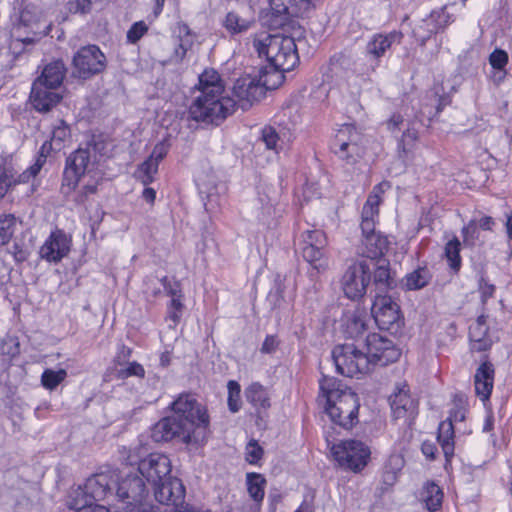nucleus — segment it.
<instances>
[{
    "label": "nucleus",
    "instance_id": "nucleus-1",
    "mask_svg": "<svg viewBox=\"0 0 512 512\" xmlns=\"http://www.w3.org/2000/svg\"><path fill=\"white\" fill-rule=\"evenodd\" d=\"M254 47L276 71H290L299 61V51L308 48L306 29L298 20L289 19L281 25L280 32L263 41L255 40Z\"/></svg>",
    "mask_w": 512,
    "mask_h": 512
},
{
    "label": "nucleus",
    "instance_id": "nucleus-2",
    "mask_svg": "<svg viewBox=\"0 0 512 512\" xmlns=\"http://www.w3.org/2000/svg\"><path fill=\"white\" fill-rule=\"evenodd\" d=\"M200 95L190 105L189 114L197 122L219 125L236 109L234 98L222 96L224 85L217 71L206 69L199 75Z\"/></svg>",
    "mask_w": 512,
    "mask_h": 512
},
{
    "label": "nucleus",
    "instance_id": "nucleus-3",
    "mask_svg": "<svg viewBox=\"0 0 512 512\" xmlns=\"http://www.w3.org/2000/svg\"><path fill=\"white\" fill-rule=\"evenodd\" d=\"M172 410L178 419L192 432L186 434L188 442L201 445L209 436V416L206 409L190 394L180 395L173 403Z\"/></svg>",
    "mask_w": 512,
    "mask_h": 512
},
{
    "label": "nucleus",
    "instance_id": "nucleus-4",
    "mask_svg": "<svg viewBox=\"0 0 512 512\" xmlns=\"http://www.w3.org/2000/svg\"><path fill=\"white\" fill-rule=\"evenodd\" d=\"M331 356L337 372L343 376L354 377L371 371L365 352L356 343L337 345Z\"/></svg>",
    "mask_w": 512,
    "mask_h": 512
},
{
    "label": "nucleus",
    "instance_id": "nucleus-5",
    "mask_svg": "<svg viewBox=\"0 0 512 512\" xmlns=\"http://www.w3.org/2000/svg\"><path fill=\"white\" fill-rule=\"evenodd\" d=\"M96 160L91 155L90 149L79 148L66 159L63 173L62 193L71 194L78 185L80 178L93 172Z\"/></svg>",
    "mask_w": 512,
    "mask_h": 512
},
{
    "label": "nucleus",
    "instance_id": "nucleus-6",
    "mask_svg": "<svg viewBox=\"0 0 512 512\" xmlns=\"http://www.w3.org/2000/svg\"><path fill=\"white\" fill-rule=\"evenodd\" d=\"M359 407L357 394L347 387L341 396L324 405L331 421L345 429L352 428L358 422Z\"/></svg>",
    "mask_w": 512,
    "mask_h": 512
},
{
    "label": "nucleus",
    "instance_id": "nucleus-7",
    "mask_svg": "<svg viewBox=\"0 0 512 512\" xmlns=\"http://www.w3.org/2000/svg\"><path fill=\"white\" fill-rule=\"evenodd\" d=\"M403 34L399 31L389 33H375L367 41L364 49L368 63L361 69V73L370 76L380 66L381 58L390 50L394 43H401Z\"/></svg>",
    "mask_w": 512,
    "mask_h": 512
},
{
    "label": "nucleus",
    "instance_id": "nucleus-8",
    "mask_svg": "<svg viewBox=\"0 0 512 512\" xmlns=\"http://www.w3.org/2000/svg\"><path fill=\"white\" fill-rule=\"evenodd\" d=\"M106 57L96 45L80 48L73 57V76L89 79L104 71Z\"/></svg>",
    "mask_w": 512,
    "mask_h": 512
},
{
    "label": "nucleus",
    "instance_id": "nucleus-9",
    "mask_svg": "<svg viewBox=\"0 0 512 512\" xmlns=\"http://www.w3.org/2000/svg\"><path fill=\"white\" fill-rule=\"evenodd\" d=\"M364 345L371 369L375 365L386 366L397 361L400 357V350L393 341L379 333L368 334Z\"/></svg>",
    "mask_w": 512,
    "mask_h": 512
},
{
    "label": "nucleus",
    "instance_id": "nucleus-10",
    "mask_svg": "<svg viewBox=\"0 0 512 512\" xmlns=\"http://www.w3.org/2000/svg\"><path fill=\"white\" fill-rule=\"evenodd\" d=\"M332 453L341 467L354 472L362 470L366 465L370 451L361 441L346 440L334 445Z\"/></svg>",
    "mask_w": 512,
    "mask_h": 512
},
{
    "label": "nucleus",
    "instance_id": "nucleus-11",
    "mask_svg": "<svg viewBox=\"0 0 512 512\" xmlns=\"http://www.w3.org/2000/svg\"><path fill=\"white\" fill-rule=\"evenodd\" d=\"M370 278V268L366 261L351 263L341 278V287L345 296L352 300L362 298L366 293Z\"/></svg>",
    "mask_w": 512,
    "mask_h": 512
},
{
    "label": "nucleus",
    "instance_id": "nucleus-12",
    "mask_svg": "<svg viewBox=\"0 0 512 512\" xmlns=\"http://www.w3.org/2000/svg\"><path fill=\"white\" fill-rule=\"evenodd\" d=\"M358 139L359 135L352 125H343L333 141L334 153L348 165L355 164L361 157Z\"/></svg>",
    "mask_w": 512,
    "mask_h": 512
},
{
    "label": "nucleus",
    "instance_id": "nucleus-13",
    "mask_svg": "<svg viewBox=\"0 0 512 512\" xmlns=\"http://www.w3.org/2000/svg\"><path fill=\"white\" fill-rule=\"evenodd\" d=\"M138 472L150 485L159 484L171 476L170 459L164 454L151 453L139 462Z\"/></svg>",
    "mask_w": 512,
    "mask_h": 512
},
{
    "label": "nucleus",
    "instance_id": "nucleus-14",
    "mask_svg": "<svg viewBox=\"0 0 512 512\" xmlns=\"http://www.w3.org/2000/svg\"><path fill=\"white\" fill-rule=\"evenodd\" d=\"M375 323L381 330H391L399 327V306L387 295H377L371 308Z\"/></svg>",
    "mask_w": 512,
    "mask_h": 512
},
{
    "label": "nucleus",
    "instance_id": "nucleus-15",
    "mask_svg": "<svg viewBox=\"0 0 512 512\" xmlns=\"http://www.w3.org/2000/svg\"><path fill=\"white\" fill-rule=\"evenodd\" d=\"M389 403L394 419L411 420L418 412L417 402L410 396L408 385L398 383L389 397Z\"/></svg>",
    "mask_w": 512,
    "mask_h": 512
},
{
    "label": "nucleus",
    "instance_id": "nucleus-16",
    "mask_svg": "<svg viewBox=\"0 0 512 512\" xmlns=\"http://www.w3.org/2000/svg\"><path fill=\"white\" fill-rule=\"evenodd\" d=\"M192 433L181 419L176 416H167L159 420L151 430V437L155 442H168L174 438H180L186 444H195L188 442L186 434Z\"/></svg>",
    "mask_w": 512,
    "mask_h": 512
},
{
    "label": "nucleus",
    "instance_id": "nucleus-17",
    "mask_svg": "<svg viewBox=\"0 0 512 512\" xmlns=\"http://www.w3.org/2000/svg\"><path fill=\"white\" fill-rule=\"evenodd\" d=\"M232 92L237 98L236 105L247 110L265 95V88L254 78L242 77L235 81Z\"/></svg>",
    "mask_w": 512,
    "mask_h": 512
},
{
    "label": "nucleus",
    "instance_id": "nucleus-18",
    "mask_svg": "<svg viewBox=\"0 0 512 512\" xmlns=\"http://www.w3.org/2000/svg\"><path fill=\"white\" fill-rule=\"evenodd\" d=\"M71 238L62 230L53 231L40 247V257L48 262L58 263L70 251Z\"/></svg>",
    "mask_w": 512,
    "mask_h": 512
},
{
    "label": "nucleus",
    "instance_id": "nucleus-19",
    "mask_svg": "<svg viewBox=\"0 0 512 512\" xmlns=\"http://www.w3.org/2000/svg\"><path fill=\"white\" fill-rule=\"evenodd\" d=\"M147 495L148 490L141 475H128L119 483H116V496L126 506L145 500Z\"/></svg>",
    "mask_w": 512,
    "mask_h": 512
},
{
    "label": "nucleus",
    "instance_id": "nucleus-20",
    "mask_svg": "<svg viewBox=\"0 0 512 512\" xmlns=\"http://www.w3.org/2000/svg\"><path fill=\"white\" fill-rule=\"evenodd\" d=\"M155 499L163 505L178 506L185 497V488L180 479L168 477L153 486Z\"/></svg>",
    "mask_w": 512,
    "mask_h": 512
},
{
    "label": "nucleus",
    "instance_id": "nucleus-21",
    "mask_svg": "<svg viewBox=\"0 0 512 512\" xmlns=\"http://www.w3.org/2000/svg\"><path fill=\"white\" fill-rule=\"evenodd\" d=\"M62 97L61 90L58 88H50L40 81H34L32 84L30 102L39 112L50 111L61 101Z\"/></svg>",
    "mask_w": 512,
    "mask_h": 512
},
{
    "label": "nucleus",
    "instance_id": "nucleus-22",
    "mask_svg": "<svg viewBox=\"0 0 512 512\" xmlns=\"http://www.w3.org/2000/svg\"><path fill=\"white\" fill-rule=\"evenodd\" d=\"M272 10L277 14L304 17L314 8L312 0H270Z\"/></svg>",
    "mask_w": 512,
    "mask_h": 512
},
{
    "label": "nucleus",
    "instance_id": "nucleus-23",
    "mask_svg": "<svg viewBox=\"0 0 512 512\" xmlns=\"http://www.w3.org/2000/svg\"><path fill=\"white\" fill-rule=\"evenodd\" d=\"M388 245L389 241L383 234H371L362 238L358 254L370 259H380L387 251Z\"/></svg>",
    "mask_w": 512,
    "mask_h": 512
},
{
    "label": "nucleus",
    "instance_id": "nucleus-24",
    "mask_svg": "<svg viewBox=\"0 0 512 512\" xmlns=\"http://www.w3.org/2000/svg\"><path fill=\"white\" fill-rule=\"evenodd\" d=\"M487 332L486 317L481 315L469 327L471 351L484 352L490 349L492 341L488 337Z\"/></svg>",
    "mask_w": 512,
    "mask_h": 512
},
{
    "label": "nucleus",
    "instance_id": "nucleus-25",
    "mask_svg": "<svg viewBox=\"0 0 512 512\" xmlns=\"http://www.w3.org/2000/svg\"><path fill=\"white\" fill-rule=\"evenodd\" d=\"M494 382V367L490 362H483L474 376L475 392L482 401L488 400Z\"/></svg>",
    "mask_w": 512,
    "mask_h": 512
},
{
    "label": "nucleus",
    "instance_id": "nucleus-26",
    "mask_svg": "<svg viewBox=\"0 0 512 512\" xmlns=\"http://www.w3.org/2000/svg\"><path fill=\"white\" fill-rule=\"evenodd\" d=\"M93 501L104 499L116 487V482L106 474H96L83 484Z\"/></svg>",
    "mask_w": 512,
    "mask_h": 512
},
{
    "label": "nucleus",
    "instance_id": "nucleus-27",
    "mask_svg": "<svg viewBox=\"0 0 512 512\" xmlns=\"http://www.w3.org/2000/svg\"><path fill=\"white\" fill-rule=\"evenodd\" d=\"M67 69L62 60H55L44 66L42 73L34 81H40L50 88H58L61 90L63 80Z\"/></svg>",
    "mask_w": 512,
    "mask_h": 512
},
{
    "label": "nucleus",
    "instance_id": "nucleus-28",
    "mask_svg": "<svg viewBox=\"0 0 512 512\" xmlns=\"http://www.w3.org/2000/svg\"><path fill=\"white\" fill-rule=\"evenodd\" d=\"M438 17V13L431 12L428 16L414 24L412 35L421 45H424L433 34L440 30Z\"/></svg>",
    "mask_w": 512,
    "mask_h": 512
},
{
    "label": "nucleus",
    "instance_id": "nucleus-29",
    "mask_svg": "<svg viewBox=\"0 0 512 512\" xmlns=\"http://www.w3.org/2000/svg\"><path fill=\"white\" fill-rule=\"evenodd\" d=\"M378 215L377 209V200L376 196L368 197L366 203L362 209V221H361V231L362 238L369 236L371 234H378L379 232L375 231V220L374 218Z\"/></svg>",
    "mask_w": 512,
    "mask_h": 512
},
{
    "label": "nucleus",
    "instance_id": "nucleus-30",
    "mask_svg": "<svg viewBox=\"0 0 512 512\" xmlns=\"http://www.w3.org/2000/svg\"><path fill=\"white\" fill-rule=\"evenodd\" d=\"M302 255L317 272H324L329 267V257L325 247L304 246L302 248Z\"/></svg>",
    "mask_w": 512,
    "mask_h": 512
},
{
    "label": "nucleus",
    "instance_id": "nucleus-31",
    "mask_svg": "<svg viewBox=\"0 0 512 512\" xmlns=\"http://www.w3.org/2000/svg\"><path fill=\"white\" fill-rule=\"evenodd\" d=\"M260 140L265 144L267 149L273 150L275 153H279L283 150L290 141L289 138L286 139L285 133L278 132L276 128L272 126L262 128Z\"/></svg>",
    "mask_w": 512,
    "mask_h": 512
},
{
    "label": "nucleus",
    "instance_id": "nucleus-32",
    "mask_svg": "<svg viewBox=\"0 0 512 512\" xmlns=\"http://www.w3.org/2000/svg\"><path fill=\"white\" fill-rule=\"evenodd\" d=\"M345 388H341V384L339 381L333 377L324 376L320 381V391L321 395L319 396V401L323 402V404H327L330 401L336 399L341 396Z\"/></svg>",
    "mask_w": 512,
    "mask_h": 512
},
{
    "label": "nucleus",
    "instance_id": "nucleus-33",
    "mask_svg": "<svg viewBox=\"0 0 512 512\" xmlns=\"http://www.w3.org/2000/svg\"><path fill=\"white\" fill-rule=\"evenodd\" d=\"M247 400L257 409L266 410L270 407V398L267 390L259 383H252L246 389Z\"/></svg>",
    "mask_w": 512,
    "mask_h": 512
},
{
    "label": "nucleus",
    "instance_id": "nucleus-34",
    "mask_svg": "<svg viewBox=\"0 0 512 512\" xmlns=\"http://www.w3.org/2000/svg\"><path fill=\"white\" fill-rule=\"evenodd\" d=\"M454 427L451 421H443L438 428V442L440 443L445 457L448 458L454 453Z\"/></svg>",
    "mask_w": 512,
    "mask_h": 512
},
{
    "label": "nucleus",
    "instance_id": "nucleus-35",
    "mask_svg": "<svg viewBox=\"0 0 512 512\" xmlns=\"http://www.w3.org/2000/svg\"><path fill=\"white\" fill-rule=\"evenodd\" d=\"M93 502L92 498L88 495V491L84 485H79L77 488L72 489L66 499V505L74 512H79L84 507H87Z\"/></svg>",
    "mask_w": 512,
    "mask_h": 512
},
{
    "label": "nucleus",
    "instance_id": "nucleus-36",
    "mask_svg": "<svg viewBox=\"0 0 512 512\" xmlns=\"http://www.w3.org/2000/svg\"><path fill=\"white\" fill-rule=\"evenodd\" d=\"M374 282L380 290L391 289L396 285L395 279L389 269V262L383 259L378 261L374 271Z\"/></svg>",
    "mask_w": 512,
    "mask_h": 512
},
{
    "label": "nucleus",
    "instance_id": "nucleus-37",
    "mask_svg": "<svg viewBox=\"0 0 512 512\" xmlns=\"http://www.w3.org/2000/svg\"><path fill=\"white\" fill-rule=\"evenodd\" d=\"M161 283L167 295L171 296L172 298L171 308L174 310V312L171 314V318L176 322L179 319L177 312L180 313L183 308V304L181 302L182 294L180 286L178 283L171 284L166 276L161 278Z\"/></svg>",
    "mask_w": 512,
    "mask_h": 512
},
{
    "label": "nucleus",
    "instance_id": "nucleus-38",
    "mask_svg": "<svg viewBox=\"0 0 512 512\" xmlns=\"http://www.w3.org/2000/svg\"><path fill=\"white\" fill-rule=\"evenodd\" d=\"M432 279V273L427 267H419L409 273L405 278L408 290H420L427 286Z\"/></svg>",
    "mask_w": 512,
    "mask_h": 512
},
{
    "label": "nucleus",
    "instance_id": "nucleus-39",
    "mask_svg": "<svg viewBox=\"0 0 512 512\" xmlns=\"http://www.w3.org/2000/svg\"><path fill=\"white\" fill-rule=\"evenodd\" d=\"M421 497L429 511H436L442 504L443 493L437 484L431 482L424 486Z\"/></svg>",
    "mask_w": 512,
    "mask_h": 512
},
{
    "label": "nucleus",
    "instance_id": "nucleus-40",
    "mask_svg": "<svg viewBox=\"0 0 512 512\" xmlns=\"http://www.w3.org/2000/svg\"><path fill=\"white\" fill-rule=\"evenodd\" d=\"M247 490L255 502H261L264 498L266 479L258 473H248L246 476Z\"/></svg>",
    "mask_w": 512,
    "mask_h": 512
},
{
    "label": "nucleus",
    "instance_id": "nucleus-41",
    "mask_svg": "<svg viewBox=\"0 0 512 512\" xmlns=\"http://www.w3.org/2000/svg\"><path fill=\"white\" fill-rule=\"evenodd\" d=\"M345 326L347 337L357 340L366 331V317L361 313H353L347 318Z\"/></svg>",
    "mask_w": 512,
    "mask_h": 512
},
{
    "label": "nucleus",
    "instance_id": "nucleus-42",
    "mask_svg": "<svg viewBox=\"0 0 512 512\" xmlns=\"http://www.w3.org/2000/svg\"><path fill=\"white\" fill-rule=\"evenodd\" d=\"M17 226V219L13 214L0 215V246H4L12 239Z\"/></svg>",
    "mask_w": 512,
    "mask_h": 512
},
{
    "label": "nucleus",
    "instance_id": "nucleus-43",
    "mask_svg": "<svg viewBox=\"0 0 512 512\" xmlns=\"http://www.w3.org/2000/svg\"><path fill=\"white\" fill-rule=\"evenodd\" d=\"M251 26V22L241 18L234 12H229L224 20V27L231 34H239L247 31Z\"/></svg>",
    "mask_w": 512,
    "mask_h": 512
},
{
    "label": "nucleus",
    "instance_id": "nucleus-44",
    "mask_svg": "<svg viewBox=\"0 0 512 512\" xmlns=\"http://www.w3.org/2000/svg\"><path fill=\"white\" fill-rule=\"evenodd\" d=\"M159 164L152 159L148 158L142 164L139 165L135 172V176L144 185H148L154 180L155 174L158 172Z\"/></svg>",
    "mask_w": 512,
    "mask_h": 512
},
{
    "label": "nucleus",
    "instance_id": "nucleus-45",
    "mask_svg": "<svg viewBox=\"0 0 512 512\" xmlns=\"http://www.w3.org/2000/svg\"><path fill=\"white\" fill-rule=\"evenodd\" d=\"M445 256L449 262V266L454 270L458 271L461 266L460 258V242L457 238H453L448 241L445 246Z\"/></svg>",
    "mask_w": 512,
    "mask_h": 512
},
{
    "label": "nucleus",
    "instance_id": "nucleus-46",
    "mask_svg": "<svg viewBox=\"0 0 512 512\" xmlns=\"http://www.w3.org/2000/svg\"><path fill=\"white\" fill-rule=\"evenodd\" d=\"M67 376V372L64 369L54 371L46 369L41 376L42 385L49 390L55 389Z\"/></svg>",
    "mask_w": 512,
    "mask_h": 512
},
{
    "label": "nucleus",
    "instance_id": "nucleus-47",
    "mask_svg": "<svg viewBox=\"0 0 512 512\" xmlns=\"http://www.w3.org/2000/svg\"><path fill=\"white\" fill-rule=\"evenodd\" d=\"M302 237L304 246L325 247L327 244L326 235L321 230H306Z\"/></svg>",
    "mask_w": 512,
    "mask_h": 512
},
{
    "label": "nucleus",
    "instance_id": "nucleus-48",
    "mask_svg": "<svg viewBox=\"0 0 512 512\" xmlns=\"http://www.w3.org/2000/svg\"><path fill=\"white\" fill-rule=\"evenodd\" d=\"M16 184L13 170L0 166V199H2L8 190Z\"/></svg>",
    "mask_w": 512,
    "mask_h": 512
},
{
    "label": "nucleus",
    "instance_id": "nucleus-49",
    "mask_svg": "<svg viewBox=\"0 0 512 512\" xmlns=\"http://www.w3.org/2000/svg\"><path fill=\"white\" fill-rule=\"evenodd\" d=\"M228 406L235 413L240 409V385L233 380L228 382Z\"/></svg>",
    "mask_w": 512,
    "mask_h": 512
},
{
    "label": "nucleus",
    "instance_id": "nucleus-50",
    "mask_svg": "<svg viewBox=\"0 0 512 512\" xmlns=\"http://www.w3.org/2000/svg\"><path fill=\"white\" fill-rule=\"evenodd\" d=\"M70 136V128L63 121L59 120L58 125H56L52 130V143H54L58 149H60L61 144Z\"/></svg>",
    "mask_w": 512,
    "mask_h": 512
},
{
    "label": "nucleus",
    "instance_id": "nucleus-51",
    "mask_svg": "<svg viewBox=\"0 0 512 512\" xmlns=\"http://www.w3.org/2000/svg\"><path fill=\"white\" fill-rule=\"evenodd\" d=\"M179 32L182 34H185L186 36V39L184 40H181L178 47L175 48V60L176 61H181L185 55H186V52L188 50V46L190 45L191 43V40L189 39L190 37V29L189 27L186 25V24H183L179 27Z\"/></svg>",
    "mask_w": 512,
    "mask_h": 512
},
{
    "label": "nucleus",
    "instance_id": "nucleus-52",
    "mask_svg": "<svg viewBox=\"0 0 512 512\" xmlns=\"http://www.w3.org/2000/svg\"><path fill=\"white\" fill-rule=\"evenodd\" d=\"M490 65L496 70H503L508 63V54L505 50L495 49L489 56Z\"/></svg>",
    "mask_w": 512,
    "mask_h": 512
},
{
    "label": "nucleus",
    "instance_id": "nucleus-53",
    "mask_svg": "<svg viewBox=\"0 0 512 512\" xmlns=\"http://www.w3.org/2000/svg\"><path fill=\"white\" fill-rule=\"evenodd\" d=\"M145 370L143 366L137 362H131L126 368L117 371L118 378L125 379L130 376L144 377Z\"/></svg>",
    "mask_w": 512,
    "mask_h": 512
},
{
    "label": "nucleus",
    "instance_id": "nucleus-54",
    "mask_svg": "<svg viewBox=\"0 0 512 512\" xmlns=\"http://www.w3.org/2000/svg\"><path fill=\"white\" fill-rule=\"evenodd\" d=\"M148 27L143 21L134 23L127 32V40L136 43L147 32Z\"/></svg>",
    "mask_w": 512,
    "mask_h": 512
},
{
    "label": "nucleus",
    "instance_id": "nucleus-55",
    "mask_svg": "<svg viewBox=\"0 0 512 512\" xmlns=\"http://www.w3.org/2000/svg\"><path fill=\"white\" fill-rule=\"evenodd\" d=\"M107 143L100 139H92L86 146L87 149H90L91 155L93 158L98 161V156L102 157L106 155Z\"/></svg>",
    "mask_w": 512,
    "mask_h": 512
},
{
    "label": "nucleus",
    "instance_id": "nucleus-56",
    "mask_svg": "<svg viewBox=\"0 0 512 512\" xmlns=\"http://www.w3.org/2000/svg\"><path fill=\"white\" fill-rule=\"evenodd\" d=\"M263 450L255 440H251L246 447V459L249 463L255 464L262 457Z\"/></svg>",
    "mask_w": 512,
    "mask_h": 512
},
{
    "label": "nucleus",
    "instance_id": "nucleus-57",
    "mask_svg": "<svg viewBox=\"0 0 512 512\" xmlns=\"http://www.w3.org/2000/svg\"><path fill=\"white\" fill-rule=\"evenodd\" d=\"M42 167V161L38 159L32 166H30L27 170H25L23 173H21L16 179V183H26L31 178H34L41 170Z\"/></svg>",
    "mask_w": 512,
    "mask_h": 512
},
{
    "label": "nucleus",
    "instance_id": "nucleus-58",
    "mask_svg": "<svg viewBox=\"0 0 512 512\" xmlns=\"http://www.w3.org/2000/svg\"><path fill=\"white\" fill-rule=\"evenodd\" d=\"M464 242L473 243L479 237L476 221H470L462 230Z\"/></svg>",
    "mask_w": 512,
    "mask_h": 512
},
{
    "label": "nucleus",
    "instance_id": "nucleus-59",
    "mask_svg": "<svg viewBox=\"0 0 512 512\" xmlns=\"http://www.w3.org/2000/svg\"><path fill=\"white\" fill-rule=\"evenodd\" d=\"M158 283L162 286L161 279H158L154 276L147 277L145 280V292L151 294L154 297L161 295V288L156 286Z\"/></svg>",
    "mask_w": 512,
    "mask_h": 512
},
{
    "label": "nucleus",
    "instance_id": "nucleus-60",
    "mask_svg": "<svg viewBox=\"0 0 512 512\" xmlns=\"http://www.w3.org/2000/svg\"><path fill=\"white\" fill-rule=\"evenodd\" d=\"M123 512H156V508L147 503L145 500L139 501V503L125 506Z\"/></svg>",
    "mask_w": 512,
    "mask_h": 512
},
{
    "label": "nucleus",
    "instance_id": "nucleus-61",
    "mask_svg": "<svg viewBox=\"0 0 512 512\" xmlns=\"http://www.w3.org/2000/svg\"><path fill=\"white\" fill-rule=\"evenodd\" d=\"M479 289L483 302H485L488 298H491L495 292V286L488 283L484 277H481L479 280Z\"/></svg>",
    "mask_w": 512,
    "mask_h": 512
},
{
    "label": "nucleus",
    "instance_id": "nucleus-62",
    "mask_svg": "<svg viewBox=\"0 0 512 512\" xmlns=\"http://www.w3.org/2000/svg\"><path fill=\"white\" fill-rule=\"evenodd\" d=\"M168 153V148L164 143H158L152 150L150 159L157 162L158 164L165 158Z\"/></svg>",
    "mask_w": 512,
    "mask_h": 512
},
{
    "label": "nucleus",
    "instance_id": "nucleus-63",
    "mask_svg": "<svg viewBox=\"0 0 512 512\" xmlns=\"http://www.w3.org/2000/svg\"><path fill=\"white\" fill-rule=\"evenodd\" d=\"M403 465V458L398 454H394L390 456L385 468L386 470L396 471V473H398L402 469Z\"/></svg>",
    "mask_w": 512,
    "mask_h": 512
},
{
    "label": "nucleus",
    "instance_id": "nucleus-64",
    "mask_svg": "<svg viewBox=\"0 0 512 512\" xmlns=\"http://www.w3.org/2000/svg\"><path fill=\"white\" fill-rule=\"evenodd\" d=\"M278 347V341L275 336H267L262 344L261 351L263 353H272Z\"/></svg>",
    "mask_w": 512,
    "mask_h": 512
}]
</instances>
